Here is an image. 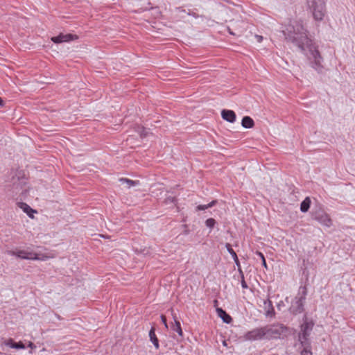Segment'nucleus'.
Masks as SVG:
<instances>
[{
	"instance_id": "27",
	"label": "nucleus",
	"mask_w": 355,
	"mask_h": 355,
	"mask_svg": "<svg viewBox=\"0 0 355 355\" xmlns=\"http://www.w3.org/2000/svg\"><path fill=\"white\" fill-rule=\"evenodd\" d=\"M161 320L162 322V323L164 324V327L166 329H168V324H167V322H166V318L164 315H161Z\"/></svg>"
},
{
	"instance_id": "29",
	"label": "nucleus",
	"mask_w": 355,
	"mask_h": 355,
	"mask_svg": "<svg viewBox=\"0 0 355 355\" xmlns=\"http://www.w3.org/2000/svg\"><path fill=\"white\" fill-rule=\"evenodd\" d=\"M242 281H241V286L243 288H246L248 287L247 286V284L245 283V280H244V277H243V275H242Z\"/></svg>"
},
{
	"instance_id": "10",
	"label": "nucleus",
	"mask_w": 355,
	"mask_h": 355,
	"mask_svg": "<svg viewBox=\"0 0 355 355\" xmlns=\"http://www.w3.org/2000/svg\"><path fill=\"white\" fill-rule=\"evenodd\" d=\"M18 207L23 210L24 213H26L30 218H33V214L36 213V211L32 209L25 202H18Z\"/></svg>"
},
{
	"instance_id": "24",
	"label": "nucleus",
	"mask_w": 355,
	"mask_h": 355,
	"mask_svg": "<svg viewBox=\"0 0 355 355\" xmlns=\"http://www.w3.org/2000/svg\"><path fill=\"white\" fill-rule=\"evenodd\" d=\"M24 348H25V345L21 342L15 343V345L13 346V349H22Z\"/></svg>"
},
{
	"instance_id": "9",
	"label": "nucleus",
	"mask_w": 355,
	"mask_h": 355,
	"mask_svg": "<svg viewBox=\"0 0 355 355\" xmlns=\"http://www.w3.org/2000/svg\"><path fill=\"white\" fill-rule=\"evenodd\" d=\"M221 116L224 120L230 123H234L236 121V114L232 110H223L221 112Z\"/></svg>"
},
{
	"instance_id": "30",
	"label": "nucleus",
	"mask_w": 355,
	"mask_h": 355,
	"mask_svg": "<svg viewBox=\"0 0 355 355\" xmlns=\"http://www.w3.org/2000/svg\"><path fill=\"white\" fill-rule=\"evenodd\" d=\"M255 37H256V39H257L258 42H261L263 40V37L261 35H256Z\"/></svg>"
},
{
	"instance_id": "13",
	"label": "nucleus",
	"mask_w": 355,
	"mask_h": 355,
	"mask_svg": "<svg viewBox=\"0 0 355 355\" xmlns=\"http://www.w3.org/2000/svg\"><path fill=\"white\" fill-rule=\"evenodd\" d=\"M225 247H226L228 252L232 255V257L233 258L236 266L238 267L239 272L241 273H242V270H241V266H240V263H239V259H238V257H237L236 252L232 248L231 245L230 243H226Z\"/></svg>"
},
{
	"instance_id": "11",
	"label": "nucleus",
	"mask_w": 355,
	"mask_h": 355,
	"mask_svg": "<svg viewBox=\"0 0 355 355\" xmlns=\"http://www.w3.org/2000/svg\"><path fill=\"white\" fill-rule=\"evenodd\" d=\"M73 39V35L71 34L60 35L57 37H53L51 40L55 43H61L68 42Z\"/></svg>"
},
{
	"instance_id": "33",
	"label": "nucleus",
	"mask_w": 355,
	"mask_h": 355,
	"mask_svg": "<svg viewBox=\"0 0 355 355\" xmlns=\"http://www.w3.org/2000/svg\"><path fill=\"white\" fill-rule=\"evenodd\" d=\"M0 106H3V101L1 97H0Z\"/></svg>"
},
{
	"instance_id": "22",
	"label": "nucleus",
	"mask_w": 355,
	"mask_h": 355,
	"mask_svg": "<svg viewBox=\"0 0 355 355\" xmlns=\"http://www.w3.org/2000/svg\"><path fill=\"white\" fill-rule=\"evenodd\" d=\"M256 254L260 257V259H261V261H262V265L264 268H267V264H266V259H265V257L263 256V254L261 252H256Z\"/></svg>"
},
{
	"instance_id": "2",
	"label": "nucleus",
	"mask_w": 355,
	"mask_h": 355,
	"mask_svg": "<svg viewBox=\"0 0 355 355\" xmlns=\"http://www.w3.org/2000/svg\"><path fill=\"white\" fill-rule=\"evenodd\" d=\"M266 339L283 338L288 334V329L282 324L277 323L264 327Z\"/></svg>"
},
{
	"instance_id": "18",
	"label": "nucleus",
	"mask_w": 355,
	"mask_h": 355,
	"mask_svg": "<svg viewBox=\"0 0 355 355\" xmlns=\"http://www.w3.org/2000/svg\"><path fill=\"white\" fill-rule=\"evenodd\" d=\"M311 205V200L309 197H306L301 203L300 205V210L302 212H306L308 211L309 207Z\"/></svg>"
},
{
	"instance_id": "23",
	"label": "nucleus",
	"mask_w": 355,
	"mask_h": 355,
	"mask_svg": "<svg viewBox=\"0 0 355 355\" xmlns=\"http://www.w3.org/2000/svg\"><path fill=\"white\" fill-rule=\"evenodd\" d=\"M137 131L141 137H146L148 135V131L142 127L138 128Z\"/></svg>"
},
{
	"instance_id": "4",
	"label": "nucleus",
	"mask_w": 355,
	"mask_h": 355,
	"mask_svg": "<svg viewBox=\"0 0 355 355\" xmlns=\"http://www.w3.org/2000/svg\"><path fill=\"white\" fill-rule=\"evenodd\" d=\"M8 254L9 255L15 256V257L22 259H28V260L44 261L49 258V257H46V256L40 257L37 253H35L31 251L24 250H9V251H8Z\"/></svg>"
},
{
	"instance_id": "3",
	"label": "nucleus",
	"mask_w": 355,
	"mask_h": 355,
	"mask_svg": "<svg viewBox=\"0 0 355 355\" xmlns=\"http://www.w3.org/2000/svg\"><path fill=\"white\" fill-rule=\"evenodd\" d=\"M307 3L315 20H322L326 13L324 0H307Z\"/></svg>"
},
{
	"instance_id": "28",
	"label": "nucleus",
	"mask_w": 355,
	"mask_h": 355,
	"mask_svg": "<svg viewBox=\"0 0 355 355\" xmlns=\"http://www.w3.org/2000/svg\"><path fill=\"white\" fill-rule=\"evenodd\" d=\"M209 207H207V205H198L196 207V210L197 211H200V210H205V209H208Z\"/></svg>"
},
{
	"instance_id": "32",
	"label": "nucleus",
	"mask_w": 355,
	"mask_h": 355,
	"mask_svg": "<svg viewBox=\"0 0 355 355\" xmlns=\"http://www.w3.org/2000/svg\"><path fill=\"white\" fill-rule=\"evenodd\" d=\"M28 347L31 349H35L36 347L35 345L32 342H29Z\"/></svg>"
},
{
	"instance_id": "34",
	"label": "nucleus",
	"mask_w": 355,
	"mask_h": 355,
	"mask_svg": "<svg viewBox=\"0 0 355 355\" xmlns=\"http://www.w3.org/2000/svg\"><path fill=\"white\" fill-rule=\"evenodd\" d=\"M268 309H269V307H268V306H266V310H268Z\"/></svg>"
},
{
	"instance_id": "16",
	"label": "nucleus",
	"mask_w": 355,
	"mask_h": 355,
	"mask_svg": "<svg viewBox=\"0 0 355 355\" xmlns=\"http://www.w3.org/2000/svg\"><path fill=\"white\" fill-rule=\"evenodd\" d=\"M241 125L244 128L249 129L254 126V123L251 117L246 116L243 118Z\"/></svg>"
},
{
	"instance_id": "26",
	"label": "nucleus",
	"mask_w": 355,
	"mask_h": 355,
	"mask_svg": "<svg viewBox=\"0 0 355 355\" xmlns=\"http://www.w3.org/2000/svg\"><path fill=\"white\" fill-rule=\"evenodd\" d=\"M301 355H312V352L307 347H305L304 349L302 351Z\"/></svg>"
},
{
	"instance_id": "25",
	"label": "nucleus",
	"mask_w": 355,
	"mask_h": 355,
	"mask_svg": "<svg viewBox=\"0 0 355 355\" xmlns=\"http://www.w3.org/2000/svg\"><path fill=\"white\" fill-rule=\"evenodd\" d=\"M176 202V198L175 197L169 196L165 200L166 204H174Z\"/></svg>"
},
{
	"instance_id": "31",
	"label": "nucleus",
	"mask_w": 355,
	"mask_h": 355,
	"mask_svg": "<svg viewBox=\"0 0 355 355\" xmlns=\"http://www.w3.org/2000/svg\"><path fill=\"white\" fill-rule=\"evenodd\" d=\"M216 203V200H213L211 201V202H209V204L207 205V207H208L209 208V207H213L214 205H215Z\"/></svg>"
},
{
	"instance_id": "17",
	"label": "nucleus",
	"mask_w": 355,
	"mask_h": 355,
	"mask_svg": "<svg viewBox=\"0 0 355 355\" xmlns=\"http://www.w3.org/2000/svg\"><path fill=\"white\" fill-rule=\"evenodd\" d=\"M149 337H150V340L153 343V345L155 347V348L158 349L159 345L158 339H157V336L155 335V329L154 328H152L150 330V331H149Z\"/></svg>"
},
{
	"instance_id": "1",
	"label": "nucleus",
	"mask_w": 355,
	"mask_h": 355,
	"mask_svg": "<svg viewBox=\"0 0 355 355\" xmlns=\"http://www.w3.org/2000/svg\"><path fill=\"white\" fill-rule=\"evenodd\" d=\"M285 39L295 44L302 51H304L309 59L314 64L316 70L322 68V58L321 57L318 48L308 37V31L301 19H293L286 25L282 31Z\"/></svg>"
},
{
	"instance_id": "6",
	"label": "nucleus",
	"mask_w": 355,
	"mask_h": 355,
	"mask_svg": "<svg viewBox=\"0 0 355 355\" xmlns=\"http://www.w3.org/2000/svg\"><path fill=\"white\" fill-rule=\"evenodd\" d=\"M313 322L311 321L304 320L301 325L300 333L299 334V340L304 346L309 345V336L313 327Z\"/></svg>"
},
{
	"instance_id": "19",
	"label": "nucleus",
	"mask_w": 355,
	"mask_h": 355,
	"mask_svg": "<svg viewBox=\"0 0 355 355\" xmlns=\"http://www.w3.org/2000/svg\"><path fill=\"white\" fill-rule=\"evenodd\" d=\"M120 181L123 183H126L128 188H130L137 184V182L126 178H121Z\"/></svg>"
},
{
	"instance_id": "15",
	"label": "nucleus",
	"mask_w": 355,
	"mask_h": 355,
	"mask_svg": "<svg viewBox=\"0 0 355 355\" xmlns=\"http://www.w3.org/2000/svg\"><path fill=\"white\" fill-rule=\"evenodd\" d=\"M263 304L265 309H266V306L269 307V309L266 311V317H273L275 315V310L272 302L270 300H266L264 301Z\"/></svg>"
},
{
	"instance_id": "7",
	"label": "nucleus",
	"mask_w": 355,
	"mask_h": 355,
	"mask_svg": "<svg viewBox=\"0 0 355 355\" xmlns=\"http://www.w3.org/2000/svg\"><path fill=\"white\" fill-rule=\"evenodd\" d=\"M245 340L254 341L266 338L264 327L260 328H255L247 332L243 336Z\"/></svg>"
},
{
	"instance_id": "20",
	"label": "nucleus",
	"mask_w": 355,
	"mask_h": 355,
	"mask_svg": "<svg viewBox=\"0 0 355 355\" xmlns=\"http://www.w3.org/2000/svg\"><path fill=\"white\" fill-rule=\"evenodd\" d=\"M206 226L209 228H213L216 224V220L214 218H208L205 221Z\"/></svg>"
},
{
	"instance_id": "5",
	"label": "nucleus",
	"mask_w": 355,
	"mask_h": 355,
	"mask_svg": "<svg viewBox=\"0 0 355 355\" xmlns=\"http://www.w3.org/2000/svg\"><path fill=\"white\" fill-rule=\"evenodd\" d=\"M306 295V288L304 287H300L299 289L298 295L295 297L290 308L291 311L293 313L297 314L302 312Z\"/></svg>"
},
{
	"instance_id": "8",
	"label": "nucleus",
	"mask_w": 355,
	"mask_h": 355,
	"mask_svg": "<svg viewBox=\"0 0 355 355\" xmlns=\"http://www.w3.org/2000/svg\"><path fill=\"white\" fill-rule=\"evenodd\" d=\"M314 219L326 227H330L333 225L329 215L323 211L316 213Z\"/></svg>"
},
{
	"instance_id": "14",
	"label": "nucleus",
	"mask_w": 355,
	"mask_h": 355,
	"mask_svg": "<svg viewBox=\"0 0 355 355\" xmlns=\"http://www.w3.org/2000/svg\"><path fill=\"white\" fill-rule=\"evenodd\" d=\"M216 312L218 315L223 320V321L227 324H229L232 321V318L221 308H217Z\"/></svg>"
},
{
	"instance_id": "12",
	"label": "nucleus",
	"mask_w": 355,
	"mask_h": 355,
	"mask_svg": "<svg viewBox=\"0 0 355 355\" xmlns=\"http://www.w3.org/2000/svg\"><path fill=\"white\" fill-rule=\"evenodd\" d=\"M173 318L174 319V322L171 324V328L173 331H176L180 337H182L183 331L181 327L180 322L177 320L176 316L173 314Z\"/></svg>"
},
{
	"instance_id": "21",
	"label": "nucleus",
	"mask_w": 355,
	"mask_h": 355,
	"mask_svg": "<svg viewBox=\"0 0 355 355\" xmlns=\"http://www.w3.org/2000/svg\"><path fill=\"white\" fill-rule=\"evenodd\" d=\"M15 343L14 342V340L12 338H9V339L5 340L3 341V345H5L6 346H8L10 348H13Z\"/></svg>"
}]
</instances>
